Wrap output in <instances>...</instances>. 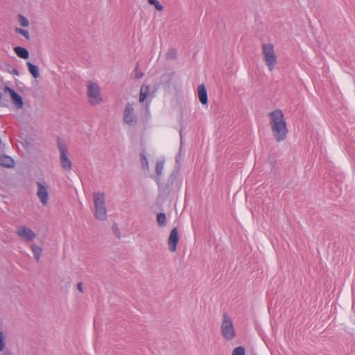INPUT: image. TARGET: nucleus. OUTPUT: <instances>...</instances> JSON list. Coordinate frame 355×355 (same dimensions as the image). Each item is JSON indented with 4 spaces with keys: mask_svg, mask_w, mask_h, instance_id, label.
<instances>
[{
    "mask_svg": "<svg viewBox=\"0 0 355 355\" xmlns=\"http://www.w3.org/2000/svg\"><path fill=\"white\" fill-rule=\"evenodd\" d=\"M221 332L223 336L228 340L234 338L236 336L235 329L232 321L227 313L223 315V322L221 324Z\"/></svg>",
    "mask_w": 355,
    "mask_h": 355,
    "instance_id": "39448f33",
    "label": "nucleus"
},
{
    "mask_svg": "<svg viewBox=\"0 0 355 355\" xmlns=\"http://www.w3.org/2000/svg\"><path fill=\"white\" fill-rule=\"evenodd\" d=\"M36 184L37 186V196L42 205L46 206L49 198V185L44 181H38Z\"/></svg>",
    "mask_w": 355,
    "mask_h": 355,
    "instance_id": "0eeeda50",
    "label": "nucleus"
},
{
    "mask_svg": "<svg viewBox=\"0 0 355 355\" xmlns=\"http://www.w3.org/2000/svg\"><path fill=\"white\" fill-rule=\"evenodd\" d=\"M6 346L5 336L2 331H0V352H2Z\"/></svg>",
    "mask_w": 355,
    "mask_h": 355,
    "instance_id": "b1692460",
    "label": "nucleus"
},
{
    "mask_svg": "<svg viewBox=\"0 0 355 355\" xmlns=\"http://www.w3.org/2000/svg\"><path fill=\"white\" fill-rule=\"evenodd\" d=\"M198 94L200 102L202 105H205L207 103V92L205 86L204 85H200L198 88Z\"/></svg>",
    "mask_w": 355,
    "mask_h": 355,
    "instance_id": "f8f14e48",
    "label": "nucleus"
},
{
    "mask_svg": "<svg viewBox=\"0 0 355 355\" xmlns=\"http://www.w3.org/2000/svg\"><path fill=\"white\" fill-rule=\"evenodd\" d=\"M18 20L21 26L27 27L29 26V21L27 18L21 14L18 15Z\"/></svg>",
    "mask_w": 355,
    "mask_h": 355,
    "instance_id": "aec40b11",
    "label": "nucleus"
},
{
    "mask_svg": "<svg viewBox=\"0 0 355 355\" xmlns=\"http://www.w3.org/2000/svg\"><path fill=\"white\" fill-rule=\"evenodd\" d=\"M135 76L137 79H140V78H141L144 76V73L139 71V66L138 65L135 68Z\"/></svg>",
    "mask_w": 355,
    "mask_h": 355,
    "instance_id": "a878e982",
    "label": "nucleus"
},
{
    "mask_svg": "<svg viewBox=\"0 0 355 355\" xmlns=\"http://www.w3.org/2000/svg\"><path fill=\"white\" fill-rule=\"evenodd\" d=\"M157 221L160 227H164L166 223V214L164 213H159L157 215Z\"/></svg>",
    "mask_w": 355,
    "mask_h": 355,
    "instance_id": "6ab92c4d",
    "label": "nucleus"
},
{
    "mask_svg": "<svg viewBox=\"0 0 355 355\" xmlns=\"http://www.w3.org/2000/svg\"><path fill=\"white\" fill-rule=\"evenodd\" d=\"M58 147L60 152V162L62 168L65 171H71L72 162L68 157V148L58 140Z\"/></svg>",
    "mask_w": 355,
    "mask_h": 355,
    "instance_id": "423d86ee",
    "label": "nucleus"
},
{
    "mask_svg": "<svg viewBox=\"0 0 355 355\" xmlns=\"http://www.w3.org/2000/svg\"><path fill=\"white\" fill-rule=\"evenodd\" d=\"M150 91V86L143 85L140 89L139 101L144 102L147 98Z\"/></svg>",
    "mask_w": 355,
    "mask_h": 355,
    "instance_id": "2eb2a0df",
    "label": "nucleus"
},
{
    "mask_svg": "<svg viewBox=\"0 0 355 355\" xmlns=\"http://www.w3.org/2000/svg\"><path fill=\"white\" fill-rule=\"evenodd\" d=\"M87 94L90 105H96L102 102L103 99L101 94L100 87L96 83L92 80H89L87 83Z\"/></svg>",
    "mask_w": 355,
    "mask_h": 355,
    "instance_id": "20e7f679",
    "label": "nucleus"
},
{
    "mask_svg": "<svg viewBox=\"0 0 355 355\" xmlns=\"http://www.w3.org/2000/svg\"><path fill=\"white\" fill-rule=\"evenodd\" d=\"M175 55V51L173 49H171L170 52L168 53V56L171 58H173V56Z\"/></svg>",
    "mask_w": 355,
    "mask_h": 355,
    "instance_id": "c756f323",
    "label": "nucleus"
},
{
    "mask_svg": "<svg viewBox=\"0 0 355 355\" xmlns=\"http://www.w3.org/2000/svg\"><path fill=\"white\" fill-rule=\"evenodd\" d=\"M164 166V160L160 159L157 162L155 172L157 174V181H159V178L162 176Z\"/></svg>",
    "mask_w": 355,
    "mask_h": 355,
    "instance_id": "dca6fc26",
    "label": "nucleus"
},
{
    "mask_svg": "<svg viewBox=\"0 0 355 355\" xmlns=\"http://www.w3.org/2000/svg\"><path fill=\"white\" fill-rule=\"evenodd\" d=\"M148 3L153 5L157 10H162L164 7L160 4L157 0H148Z\"/></svg>",
    "mask_w": 355,
    "mask_h": 355,
    "instance_id": "5701e85b",
    "label": "nucleus"
},
{
    "mask_svg": "<svg viewBox=\"0 0 355 355\" xmlns=\"http://www.w3.org/2000/svg\"><path fill=\"white\" fill-rule=\"evenodd\" d=\"M123 120L128 125H132L137 121V116L135 113L133 104L127 103L123 113Z\"/></svg>",
    "mask_w": 355,
    "mask_h": 355,
    "instance_id": "6e6552de",
    "label": "nucleus"
},
{
    "mask_svg": "<svg viewBox=\"0 0 355 355\" xmlns=\"http://www.w3.org/2000/svg\"><path fill=\"white\" fill-rule=\"evenodd\" d=\"M268 116L270 126L276 141H284L287 137L288 130L282 111L279 109L275 110L270 112Z\"/></svg>",
    "mask_w": 355,
    "mask_h": 355,
    "instance_id": "f257e3e1",
    "label": "nucleus"
},
{
    "mask_svg": "<svg viewBox=\"0 0 355 355\" xmlns=\"http://www.w3.org/2000/svg\"><path fill=\"white\" fill-rule=\"evenodd\" d=\"M17 234L26 241H33L36 238V234L25 225H20L17 227Z\"/></svg>",
    "mask_w": 355,
    "mask_h": 355,
    "instance_id": "1a4fd4ad",
    "label": "nucleus"
},
{
    "mask_svg": "<svg viewBox=\"0 0 355 355\" xmlns=\"http://www.w3.org/2000/svg\"><path fill=\"white\" fill-rule=\"evenodd\" d=\"M113 229H114V231L115 232V234L116 236L118 237V238H120V234H119V229L117 227L116 225H113Z\"/></svg>",
    "mask_w": 355,
    "mask_h": 355,
    "instance_id": "bb28decb",
    "label": "nucleus"
},
{
    "mask_svg": "<svg viewBox=\"0 0 355 355\" xmlns=\"http://www.w3.org/2000/svg\"><path fill=\"white\" fill-rule=\"evenodd\" d=\"M0 165L6 168H13L15 166L14 159L6 155H0Z\"/></svg>",
    "mask_w": 355,
    "mask_h": 355,
    "instance_id": "ddd939ff",
    "label": "nucleus"
},
{
    "mask_svg": "<svg viewBox=\"0 0 355 355\" xmlns=\"http://www.w3.org/2000/svg\"><path fill=\"white\" fill-rule=\"evenodd\" d=\"M179 241L178 227H174L169 235L168 244L171 252H173L176 250L177 244Z\"/></svg>",
    "mask_w": 355,
    "mask_h": 355,
    "instance_id": "9b49d317",
    "label": "nucleus"
},
{
    "mask_svg": "<svg viewBox=\"0 0 355 355\" xmlns=\"http://www.w3.org/2000/svg\"><path fill=\"white\" fill-rule=\"evenodd\" d=\"M15 31L17 33H19V34L23 35L26 39L30 40V35L27 30L21 28H15Z\"/></svg>",
    "mask_w": 355,
    "mask_h": 355,
    "instance_id": "412c9836",
    "label": "nucleus"
},
{
    "mask_svg": "<svg viewBox=\"0 0 355 355\" xmlns=\"http://www.w3.org/2000/svg\"><path fill=\"white\" fill-rule=\"evenodd\" d=\"M14 51L21 58L28 59L29 58V52L24 47L16 46L14 48Z\"/></svg>",
    "mask_w": 355,
    "mask_h": 355,
    "instance_id": "4468645a",
    "label": "nucleus"
},
{
    "mask_svg": "<svg viewBox=\"0 0 355 355\" xmlns=\"http://www.w3.org/2000/svg\"><path fill=\"white\" fill-rule=\"evenodd\" d=\"M1 355H14L13 352L9 349L5 350Z\"/></svg>",
    "mask_w": 355,
    "mask_h": 355,
    "instance_id": "c85d7f7f",
    "label": "nucleus"
},
{
    "mask_svg": "<svg viewBox=\"0 0 355 355\" xmlns=\"http://www.w3.org/2000/svg\"><path fill=\"white\" fill-rule=\"evenodd\" d=\"M94 216L100 220L107 219V209L105 207V196L103 192L94 193Z\"/></svg>",
    "mask_w": 355,
    "mask_h": 355,
    "instance_id": "f03ea898",
    "label": "nucleus"
},
{
    "mask_svg": "<svg viewBox=\"0 0 355 355\" xmlns=\"http://www.w3.org/2000/svg\"><path fill=\"white\" fill-rule=\"evenodd\" d=\"M4 92L8 93L11 97L12 101L17 109H21L24 105L23 98L17 93L12 88L6 86L3 89Z\"/></svg>",
    "mask_w": 355,
    "mask_h": 355,
    "instance_id": "9d476101",
    "label": "nucleus"
},
{
    "mask_svg": "<svg viewBox=\"0 0 355 355\" xmlns=\"http://www.w3.org/2000/svg\"><path fill=\"white\" fill-rule=\"evenodd\" d=\"M245 349L243 347L239 346L236 347L233 349L232 355H245Z\"/></svg>",
    "mask_w": 355,
    "mask_h": 355,
    "instance_id": "4be33fe9",
    "label": "nucleus"
},
{
    "mask_svg": "<svg viewBox=\"0 0 355 355\" xmlns=\"http://www.w3.org/2000/svg\"><path fill=\"white\" fill-rule=\"evenodd\" d=\"M26 65L28 67V71L32 74V76L35 78H37L40 76V72H39V69H38L37 66L32 64L30 62H28L26 63Z\"/></svg>",
    "mask_w": 355,
    "mask_h": 355,
    "instance_id": "f3484780",
    "label": "nucleus"
},
{
    "mask_svg": "<svg viewBox=\"0 0 355 355\" xmlns=\"http://www.w3.org/2000/svg\"><path fill=\"white\" fill-rule=\"evenodd\" d=\"M262 52L264 56V61L269 69L272 71L275 64H277V56L275 53L274 46L270 43L262 44Z\"/></svg>",
    "mask_w": 355,
    "mask_h": 355,
    "instance_id": "7ed1b4c3",
    "label": "nucleus"
},
{
    "mask_svg": "<svg viewBox=\"0 0 355 355\" xmlns=\"http://www.w3.org/2000/svg\"><path fill=\"white\" fill-rule=\"evenodd\" d=\"M77 288L80 293H83V284L81 282H79L77 284Z\"/></svg>",
    "mask_w": 355,
    "mask_h": 355,
    "instance_id": "7c9ffc66",
    "label": "nucleus"
},
{
    "mask_svg": "<svg viewBox=\"0 0 355 355\" xmlns=\"http://www.w3.org/2000/svg\"><path fill=\"white\" fill-rule=\"evenodd\" d=\"M10 73L14 76L19 75V73L17 69H12L11 71H10Z\"/></svg>",
    "mask_w": 355,
    "mask_h": 355,
    "instance_id": "cd10ccee",
    "label": "nucleus"
},
{
    "mask_svg": "<svg viewBox=\"0 0 355 355\" xmlns=\"http://www.w3.org/2000/svg\"><path fill=\"white\" fill-rule=\"evenodd\" d=\"M141 163L144 168L148 169V162L144 154L141 155Z\"/></svg>",
    "mask_w": 355,
    "mask_h": 355,
    "instance_id": "393cba45",
    "label": "nucleus"
},
{
    "mask_svg": "<svg viewBox=\"0 0 355 355\" xmlns=\"http://www.w3.org/2000/svg\"><path fill=\"white\" fill-rule=\"evenodd\" d=\"M31 249L33 253L34 258L37 261H39L41 253L42 252V249L40 247L35 245H32Z\"/></svg>",
    "mask_w": 355,
    "mask_h": 355,
    "instance_id": "a211bd4d",
    "label": "nucleus"
}]
</instances>
